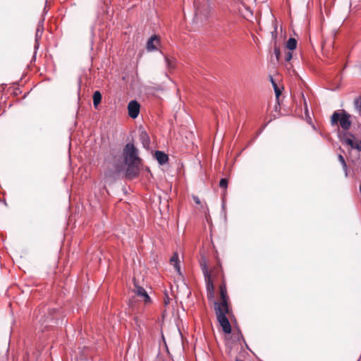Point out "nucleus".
Returning a JSON list of instances; mask_svg holds the SVG:
<instances>
[{
	"label": "nucleus",
	"mask_w": 361,
	"mask_h": 361,
	"mask_svg": "<svg viewBox=\"0 0 361 361\" xmlns=\"http://www.w3.org/2000/svg\"><path fill=\"white\" fill-rule=\"evenodd\" d=\"M192 199L194 200V202L197 204H200L201 202H200V198L197 197V196H193L192 197Z\"/></svg>",
	"instance_id": "obj_24"
},
{
	"label": "nucleus",
	"mask_w": 361,
	"mask_h": 361,
	"mask_svg": "<svg viewBox=\"0 0 361 361\" xmlns=\"http://www.w3.org/2000/svg\"><path fill=\"white\" fill-rule=\"evenodd\" d=\"M213 276H216V275L210 274V275L204 276L205 281H206V284H207L208 299H212L214 298V286L213 284V279H212Z\"/></svg>",
	"instance_id": "obj_8"
},
{
	"label": "nucleus",
	"mask_w": 361,
	"mask_h": 361,
	"mask_svg": "<svg viewBox=\"0 0 361 361\" xmlns=\"http://www.w3.org/2000/svg\"><path fill=\"white\" fill-rule=\"evenodd\" d=\"M338 161H340V163L342 165V167H343V169L345 171V176H347V168H348V166H347V164H346V162L345 161L344 157L341 154H339L338 156Z\"/></svg>",
	"instance_id": "obj_21"
},
{
	"label": "nucleus",
	"mask_w": 361,
	"mask_h": 361,
	"mask_svg": "<svg viewBox=\"0 0 361 361\" xmlns=\"http://www.w3.org/2000/svg\"><path fill=\"white\" fill-rule=\"evenodd\" d=\"M159 39L157 35L151 37L147 43V49L149 51H154L157 49V45L159 44Z\"/></svg>",
	"instance_id": "obj_11"
},
{
	"label": "nucleus",
	"mask_w": 361,
	"mask_h": 361,
	"mask_svg": "<svg viewBox=\"0 0 361 361\" xmlns=\"http://www.w3.org/2000/svg\"><path fill=\"white\" fill-rule=\"evenodd\" d=\"M297 47V41L294 38H290L286 42V48L294 50Z\"/></svg>",
	"instance_id": "obj_17"
},
{
	"label": "nucleus",
	"mask_w": 361,
	"mask_h": 361,
	"mask_svg": "<svg viewBox=\"0 0 361 361\" xmlns=\"http://www.w3.org/2000/svg\"><path fill=\"white\" fill-rule=\"evenodd\" d=\"M171 261V264L172 265H173V267H175L176 270L178 271V272H180V265L178 264V256L177 254H174L173 256L170 259Z\"/></svg>",
	"instance_id": "obj_15"
},
{
	"label": "nucleus",
	"mask_w": 361,
	"mask_h": 361,
	"mask_svg": "<svg viewBox=\"0 0 361 361\" xmlns=\"http://www.w3.org/2000/svg\"><path fill=\"white\" fill-rule=\"evenodd\" d=\"M167 66L169 69H173L176 66V60L174 59H170L168 56L165 57Z\"/></svg>",
	"instance_id": "obj_20"
},
{
	"label": "nucleus",
	"mask_w": 361,
	"mask_h": 361,
	"mask_svg": "<svg viewBox=\"0 0 361 361\" xmlns=\"http://www.w3.org/2000/svg\"><path fill=\"white\" fill-rule=\"evenodd\" d=\"M200 264V267L202 270L204 276H207V275H210V274L218 275L219 274H220L222 271L221 267L220 266H217L216 267H214L213 269V270L209 271L208 269L207 262L204 257H201Z\"/></svg>",
	"instance_id": "obj_5"
},
{
	"label": "nucleus",
	"mask_w": 361,
	"mask_h": 361,
	"mask_svg": "<svg viewBox=\"0 0 361 361\" xmlns=\"http://www.w3.org/2000/svg\"><path fill=\"white\" fill-rule=\"evenodd\" d=\"M154 157L156 158L157 161L161 165L166 164L169 160L167 154L161 151H156L154 154Z\"/></svg>",
	"instance_id": "obj_12"
},
{
	"label": "nucleus",
	"mask_w": 361,
	"mask_h": 361,
	"mask_svg": "<svg viewBox=\"0 0 361 361\" xmlns=\"http://www.w3.org/2000/svg\"><path fill=\"white\" fill-rule=\"evenodd\" d=\"M169 302V298L166 295V298L164 299V303L165 305H167Z\"/></svg>",
	"instance_id": "obj_26"
},
{
	"label": "nucleus",
	"mask_w": 361,
	"mask_h": 361,
	"mask_svg": "<svg viewBox=\"0 0 361 361\" xmlns=\"http://www.w3.org/2000/svg\"><path fill=\"white\" fill-rule=\"evenodd\" d=\"M212 7L209 4L197 6L195 17L201 21L206 20L210 16Z\"/></svg>",
	"instance_id": "obj_4"
},
{
	"label": "nucleus",
	"mask_w": 361,
	"mask_h": 361,
	"mask_svg": "<svg viewBox=\"0 0 361 361\" xmlns=\"http://www.w3.org/2000/svg\"><path fill=\"white\" fill-rule=\"evenodd\" d=\"M214 308L216 313V318L230 315L231 310L228 307V302L227 301H219L214 302Z\"/></svg>",
	"instance_id": "obj_3"
},
{
	"label": "nucleus",
	"mask_w": 361,
	"mask_h": 361,
	"mask_svg": "<svg viewBox=\"0 0 361 361\" xmlns=\"http://www.w3.org/2000/svg\"><path fill=\"white\" fill-rule=\"evenodd\" d=\"M271 84H272L273 87L274 89L276 97L278 99L279 97L281 94V89L279 88V87L277 85L276 82L274 80V79L271 77Z\"/></svg>",
	"instance_id": "obj_19"
},
{
	"label": "nucleus",
	"mask_w": 361,
	"mask_h": 361,
	"mask_svg": "<svg viewBox=\"0 0 361 361\" xmlns=\"http://www.w3.org/2000/svg\"><path fill=\"white\" fill-rule=\"evenodd\" d=\"M354 106L360 115H361V96L354 99Z\"/></svg>",
	"instance_id": "obj_18"
},
{
	"label": "nucleus",
	"mask_w": 361,
	"mask_h": 361,
	"mask_svg": "<svg viewBox=\"0 0 361 361\" xmlns=\"http://www.w3.org/2000/svg\"><path fill=\"white\" fill-rule=\"evenodd\" d=\"M219 290H220V301H227L228 302L229 298L227 294V289L226 286V283L224 281L222 282V283L219 286Z\"/></svg>",
	"instance_id": "obj_13"
},
{
	"label": "nucleus",
	"mask_w": 361,
	"mask_h": 361,
	"mask_svg": "<svg viewBox=\"0 0 361 361\" xmlns=\"http://www.w3.org/2000/svg\"><path fill=\"white\" fill-rule=\"evenodd\" d=\"M102 101V94L99 91H95L93 94V104L96 107Z\"/></svg>",
	"instance_id": "obj_16"
},
{
	"label": "nucleus",
	"mask_w": 361,
	"mask_h": 361,
	"mask_svg": "<svg viewBox=\"0 0 361 361\" xmlns=\"http://www.w3.org/2000/svg\"><path fill=\"white\" fill-rule=\"evenodd\" d=\"M349 137H345L343 138V142L347 145L350 146L352 149H355L358 151H361V140H355V135L349 133Z\"/></svg>",
	"instance_id": "obj_6"
},
{
	"label": "nucleus",
	"mask_w": 361,
	"mask_h": 361,
	"mask_svg": "<svg viewBox=\"0 0 361 361\" xmlns=\"http://www.w3.org/2000/svg\"><path fill=\"white\" fill-rule=\"evenodd\" d=\"M140 109V105L137 101L133 100L128 103V111L130 118H136L139 115Z\"/></svg>",
	"instance_id": "obj_7"
},
{
	"label": "nucleus",
	"mask_w": 361,
	"mask_h": 361,
	"mask_svg": "<svg viewBox=\"0 0 361 361\" xmlns=\"http://www.w3.org/2000/svg\"><path fill=\"white\" fill-rule=\"evenodd\" d=\"M140 140L145 148H149L150 145V140L149 135L145 131H142L140 134Z\"/></svg>",
	"instance_id": "obj_14"
},
{
	"label": "nucleus",
	"mask_w": 361,
	"mask_h": 361,
	"mask_svg": "<svg viewBox=\"0 0 361 361\" xmlns=\"http://www.w3.org/2000/svg\"><path fill=\"white\" fill-rule=\"evenodd\" d=\"M228 181L226 178H222L219 182V186L224 189H226L228 187Z\"/></svg>",
	"instance_id": "obj_22"
},
{
	"label": "nucleus",
	"mask_w": 361,
	"mask_h": 361,
	"mask_svg": "<svg viewBox=\"0 0 361 361\" xmlns=\"http://www.w3.org/2000/svg\"><path fill=\"white\" fill-rule=\"evenodd\" d=\"M135 293L137 296L140 297L145 304H148L150 302L151 299L148 295L146 290L141 286H135Z\"/></svg>",
	"instance_id": "obj_9"
},
{
	"label": "nucleus",
	"mask_w": 361,
	"mask_h": 361,
	"mask_svg": "<svg viewBox=\"0 0 361 361\" xmlns=\"http://www.w3.org/2000/svg\"><path fill=\"white\" fill-rule=\"evenodd\" d=\"M351 116L345 110L334 111L331 117V124L336 126L339 124L344 130H348L352 125Z\"/></svg>",
	"instance_id": "obj_2"
},
{
	"label": "nucleus",
	"mask_w": 361,
	"mask_h": 361,
	"mask_svg": "<svg viewBox=\"0 0 361 361\" xmlns=\"http://www.w3.org/2000/svg\"><path fill=\"white\" fill-rule=\"evenodd\" d=\"M274 53L276 54V58L279 59V55H280L279 49V48H275L274 49Z\"/></svg>",
	"instance_id": "obj_25"
},
{
	"label": "nucleus",
	"mask_w": 361,
	"mask_h": 361,
	"mask_svg": "<svg viewBox=\"0 0 361 361\" xmlns=\"http://www.w3.org/2000/svg\"><path fill=\"white\" fill-rule=\"evenodd\" d=\"M223 331L226 334L231 333V326L226 316L216 318Z\"/></svg>",
	"instance_id": "obj_10"
},
{
	"label": "nucleus",
	"mask_w": 361,
	"mask_h": 361,
	"mask_svg": "<svg viewBox=\"0 0 361 361\" xmlns=\"http://www.w3.org/2000/svg\"><path fill=\"white\" fill-rule=\"evenodd\" d=\"M123 157L127 169L126 176L133 179L138 176L142 159L138 157V150L133 143H128L123 149Z\"/></svg>",
	"instance_id": "obj_1"
},
{
	"label": "nucleus",
	"mask_w": 361,
	"mask_h": 361,
	"mask_svg": "<svg viewBox=\"0 0 361 361\" xmlns=\"http://www.w3.org/2000/svg\"><path fill=\"white\" fill-rule=\"evenodd\" d=\"M293 57V55H292V53L290 52V51H288L286 54V56H285V59L286 61H289L291 60Z\"/></svg>",
	"instance_id": "obj_23"
}]
</instances>
